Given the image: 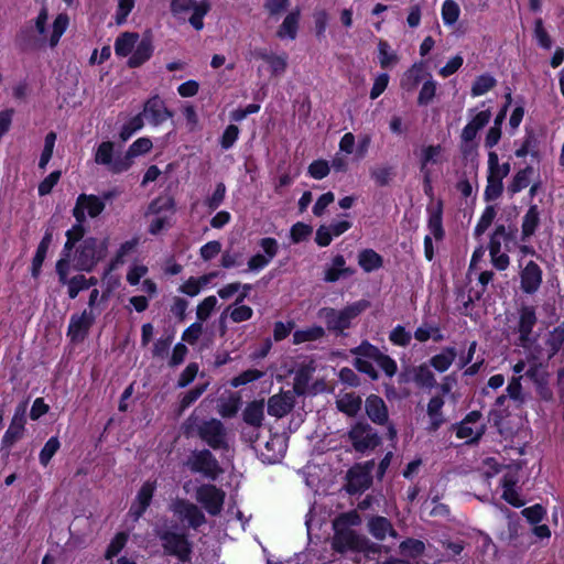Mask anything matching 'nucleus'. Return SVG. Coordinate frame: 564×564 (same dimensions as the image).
<instances>
[{"instance_id":"1","label":"nucleus","mask_w":564,"mask_h":564,"mask_svg":"<svg viewBox=\"0 0 564 564\" xmlns=\"http://www.w3.org/2000/svg\"><path fill=\"white\" fill-rule=\"evenodd\" d=\"M540 348L525 350V356L518 359L511 367L513 376L509 379L506 391L518 406L527 401L522 379L527 378L534 386L540 399L550 401L553 398L550 388L551 372L547 360L539 357Z\"/></svg>"},{"instance_id":"2","label":"nucleus","mask_w":564,"mask_h":564,"mask_svg":"<svg viewBox=\"0 0 564 564\" xmlns=\"http://www.w3.org/2000/svg\"><path fill=\"white\" fill-rule=\"evenodd\" d=\"M351 354L355 356L356 369L372 380L378 379L376 366L381 368L388 377H393L397 372V362L368 341L351 349Z\"/></svg>"},{"instance_id":"3","label":"nucleus","mask_w":564,"mask_h":564,"mask_svg":"<svg viewBox=\"0 0 564 564\" xmlns=\"http://www.w3.org/2000/svg\"><path fill=\"white\" fill-rule=\"evenodd\" d=\"M536 314L533 306H522L519 311V318L514 333L517 334L516 345L524 350L538 349L539 334L533 332L536 324Z\"/></svg>"},{"instance_id":"4","label":"nucleus","mask_w":564,"mask_h":564,"mask_svg":"<svg viewBox=\"0 0 564 564\" xmlns=\"http://www.w3.org/2000/svg\"><path fill=\"white\" fill-rule=\"evenodd\" d=\"M210 9V0H171L173 15L184 19L191 12L188 22L197 31L204 28V18Z\"/></svg>"},{"instance_id":"5","label":"nucleus","mask_w":564,"mask_h":564,"mask_svg":"<svg viewBox=\"0 0 564 564\" xmlns=\"http://www.w3.org/2000/svg\"><path fill=\"white\" fill-rule=\"evenodd\" d=\"M174 212L175 204L171 196L165 195L154 199L147 212V216L150 218L149 231L156 235L167 228L171 225Z\"/></svg>"},{"instance_id":"6","label":"nucleus","mask_w":564,"mask_h":564,"mask_svg":"<svg viewBox=\"0 0 564 564\" xmlns=\"http://www.w3.org/2000/svg\"><path fill=\"white\" fill-rule=\"evenodd\" d=\"M187 430L188 432L196 431L198 436L215 449L221 448L226 444L225 429L219 420L210 419L198 422V419L192 415L187 420Z\"/></svg>"},{"instance_id":"7","label":"nucleus","mask_w":564,"mask_h":564,"mask_svg":"<svg viewBox=\"0 0 564 564\" xmlns=\"http://www.w3.org/2000/svg\"><path fill=\"white\" fill-rule=\"evenodd\" d=\"M107 239L87 238L80 243L75 256L76 267L83 271H90L107 256Z\"/></svg>"},{"instance_id":"8","label":"nucleus","mask_w":564,"mask_h":564,"mask_svg":"<svg viewBox=\"0 0 564 564\" xmlns=\"http://www.w3.org/2000/svg\"><path fill=\"white\" fill-rule=\"evenodd\" d=\"M419 163L423 183L430 186L433 181V167L442 165L445 161V149L441 144H422L414 151Z\"/></svg>"},{"instance_id":"9","label":"nucleus","mask_w":564,"mask_h":564,"mask_svg":"<svg viewBox=\"0 0 564 564\" xmlns=\"http://www.w3.org/2000/svg\"><path fill=\"white\" fill-rule=\"evenodd\" d=\"M365 307L366 304L362 302L354 303L340 311L325 307L318 312V317L326 323L328 329L343 332L350 326L351 319L357 317Z\"/></svg>"},{"instance_id":"10","label":"nucleus","mask_w":564,"mask_h":564,"mask_svg":"<svg viewBox=\"0 0 564 564\" xmlns=\"http://www.w3.org/2000/svg\"><path fill=\"white\" fill-rule=\"evenodd\" d=\"M98 165L105 166L110 173L120 174L129 170V162L124 154L116 153L115 144L110 141L101 142L94 155Z\"/></svg>"},{"instance_id":"11","label":"nucleus","mask_w":564,"mask_h":564,"mask_svg":"<svg viewBox=\"0 0 564 564\" xmlns=\"http://www.w3.org/2000/svg\"><path fill=\"white\" fill-rule=\"evenodd\" d=\"M110 194H105L104 198L96 195L80 194L73 208V216L76 221L85 223L87 216L90 218L98 217L105 209V199H109Z\"/></svg>"},{"instance_id":"12","label":"nucleus","mask_w":564,"mask_h":564,"mask_svg":"<svg viewBox=\"0 0 564 564\" xmlns=\"http://www.w3.org/2000/svg\"><path fill=\"white\" fill-rule=\"evenodd\" d=\"M186 466L193 473L203 474L205 477L216 479L221 471L218 462L208 449L196 451L187 459Z\"/></svg>"},{"instance_id":"13","label":"nucleus","mask_w":564,"mask_h":564,"mask_svg":"<svg viewBox=\"0 0 564 564\" xmlns=\"http://www.w3.org/2000/svg\"><path fill=\"white\" fill-rule=\"evenodd\" d=\"M226 494L214 485L206 484L197 488L195 498L210 516L221 512Z\"/></svg>"},{"instance_id":"14","label":"nucleus","mask_w":564,"mask_h":564,"mask_svg":"<svg viewBox=\"0 0 564 564\" xmlns=\"http://www.w3.org/2000/svg\"><path fill=\"white\" fill-rule=\"evenodd\" d=\"M159 536L166 553L177 556L181 561L189 558L191 546L184 534L164 531L160 532Z\"/></svg>"},{"instance_id":"15","label":"nucleus","mask_w":564,"mask_h":564,"mask_svg":"<svg viewBox=\"0 0 564 564\" xmlns=\"http://www.w3.org/2000/svg\"><path fill=\"white\" fill-rule=\"evenodd\" d=\"M99 313L100 312H94L91 310H84L80 314L72 315L67 332L70 340H83Z\"/></svg>"},{"instance_id":"16","label":"nucleus","mask_w":564,"mask_h":564,"mask_svg":"<svg viewBox=\"0 0 564 564\" xmlns=\"http://www.w3.org/2000/svg\"><path fill=\"white\" fill-rule=\"evenodd\" d=\"M262 253H257L248 260V270L258 272L264 269L278 254L279 243L274 238H262L259 241Z\"/></svg>"},{"instance_id":"17","label":"nucleus","mask_w":564,"mask_h":564,"mask_svg":"<svg viewBox=\"0 0 564 564\" xmlns=\"http://www.w3.org/2000/svg\"><path fill=\"white\" fill-rule=\"evenodd\" d=\"M349 438L358 452L375 448L379 444L377 433L369 425L364 424L355 425L349 432Z\"/></svg>"},{"instance_id":"18","label":"nucleus","mask_w":564,"mask_h":564,"mask_svg":"<svg viewBox=\"0 0 564 564\" xmlns=\"http://www.w3.org/2000/svg\"><path fill=\"white\" fill-rule=\"evenodd\" d=\"M171 510L180 519L186 520L193 528H198L205 523L206 519L199 508L184 499H178L171 505Z\"/></svg>"},{"instance_id":"19","label":"nucleus","mask_w":564,"mask_h":564,"mask_svg":"<svg viewBox=\"0 0 564 564\" xmlns=\"http://www.w3.org/2000/svg\"><path fill=\"white\" fill-rule=\"evenodd\" d=\"M151 124L159 126L172 117V113L165 107L163 100L159 96L150 98L141 113Z\"/></svg>"},{"instance_id":"20","label":"nucleus","mask_w":564,"mask_h":564,"mask_svg":"<svg viewBox=\"0 0 564 564\" xmlns=\"http://www.w3.org/2000/svg\"><path fill=\"white\" fill-rule=\"evenodd\" d=\"M294 394L291 391L274 394L268 400V413L278 419L285 416L294 408Z\"/></svg>"},{"instance_id":"21","label":"nucleus","mask_w":564,"mask_h":564,"mask_svg":"<svg viewBox=\"0 0 564 564\" xmlns=\"http://www.w3.org/2000/svg\"><path fill=\"white\" fill-rule=\"evenodd\" d=\"M254 56L264 61L272 76H281L288 68V55L285 53L275 54L260 48L254 51Z\"/></svg>"},{"instance_id":"22","label":"nucleus","mask_w":564,"mask_h":564,"mask_svg":"<svg viewBox=\"0 0 564 564\" xmlns=\"http://www.w3.org/2000/svg\"><path fill=\"white\" fill-rule=\"evenodd\" d=\"M251 286L246 284L243 286V292H241L235 303L227 307L226 312L229 313L230 319L234 323H241L250 319L253 315V311L250 306L242 304L243 300L247 297Z\"/></svg>"},{"instance_id":"23","label":"nucleus","mask_w":564,"mask_h":564,"mask_svg":"<svg viewBox=\"0 0 564 564\" xmlns=\"http://www.w3.org/2000/svg\"><path fill=\"white\" fill-rule=\"evenodd\" d=\"M542 282V271L540 267L529 261L521 273V288L523 292L532 294L538 291Z\"/></svg>"},{"instance_id":"24","label":"nucleus","mask_w":564,"mask_h":564,"mask_svg":"<svg viewBox=\"0 0 564 564\" xmlns=\"http://www.w3.org/2000/svg\"><path fill=\"white\" fill-rule=\"evenodd\" d=\"M155 490V484L147 481L140 488L134 502L130 508V514L137 520L139 519L150 506L153 494Z\"/></svg>"},{"instance_id":"25","label":"nucleus","mask_w":564,"mask_h":564,"mask_svg":"<svg viewBox=\"0 0 564 564\" xmlns=\"http://www.w3.org/2000/svg\"><path fill=\"white\" fill-rule=\"evenodd\" d=\"M301 11L299 8L290 11L278 28L276 37L280 40H295L299 31Z\"/></svg>"},{"instance_id":"26","label":"nucleus","mask_w":564,"mask_h":564,"mask_svg":"<svg viewBox=\"0 0 564 564\" xmlns=\"http://www.w3.org/2000/svg\"><path fill=\"white\" fill-rule=\"evenodd\" d=\"M366 412L369 419L377 424H384L388 422V409L384 401L378 395H369L366 399Z\"/></svg>"},{"instance_id":"27","label":"nucleus","mask_w":564,"mask_h":564,"mask_svg":"<svg viewBox=\"0 0 564 564\" xmlns=\"http://www.w3.org/2000/svg\"><path fill=\"white\" fill-rule=\"evenodd\" d=\"M153 54V44L150 37L141 39L135 45L132 54L128 59V66L135 68L144 64Z\"/></svg>"},{"instance_id":"28","label":"nucleus","mask_w":564,"mask_h":564,"mask_svg":"<svg viewBox=\"0 0 564 564\" xmlns=\"http://www.w3.org/2000/svg\"><path fill=\"white\" fill-rule=\"evenodd\" d=\"M371 484V477L367 470L361 467H354L348 471L347 490L350 494H357L366 490Z\"/></svg>"},{"instance_id":"29","label":"nucleus","mask_w":564,"mask_h":564,"mask_svg":"<svg viewBox=\"0 0 564 564\" xmlns=\"http://www.w3.org/2000/svg\"><path fill=\"white\" fill-rule=\"evenodd\" d=\"M540 225V210L536 205H531L522 218L521 240L525 241L534 235Z\"/></svg>"},{"instance_id":"30","label":"nucleus","mask_w":564,"mask_h":564,"mask_svg":"<svg viewBox=\"0 0 564 564\" xmlns=\"http://www.w3.org/2000/svg\"><path fill=\"white\" fill-rule=\"evenodd\" d=\"M444 405V400L441 397H433L427 403V415L430 419V423L427 430L430 432L437 431L441 425L445 422L442 408Z\"/></svg>"},{"instance_id":"31","label":"nucleus","mask_w":564,"mask_h":564,"mask_svg":"<svg viewBox=\"0 0 564 564\" xmlns=\"http://www.w3.org/2000/svg\"><path fill=\"white\" fill-rule=\"evenodd\" d=\"M487 165V178H494L502 182L503 178L508 176L511 170L509 162L499 163V156L495 151L488 152Z\"/></svg>"},{"instance_id":"32","label":"nucleus","mask_w":564,"mask_h":564,"mask_svg":"<svg viewBox=\"0 0 564 564\" xmlns=\"http://www.w3.org/2000/svg\"><path fill=\"white\" fill-rule=\"evenodd\" d=\"M369 532L377 540H383L387 535L397 538L398 533L392 528L391 522L384 517H373L368 522Z\"/></svg>"},{"instance_id":"33","label":"nucleus","mask_w":564,"mask_h":564,"mask_svg":"<svg viewBox=\"0 0 564 564\" xmlns=\"http://www.w3.org/2000/svg\"><path fill=\"white\" fill-rule=\"evenodd\" d=\"M354 274V270L346 267V261L343 256H336L332 264L325 270L324 280L326 282H336L341 276H349Z\"/></svg>"},{"instance_id":"34","label":"nucleus","mask_w":564,"mask_h":564,"mask_svg":"<svg viewBox=\"0 0 564 564\" xmlns=\"http://www.w3.org/2000/svg\"><path fill=\"white\" fill-rule=\"evenodd\" d=\"M243 421L253 426V427H260L262 425L263 419H264V402L263 400L260 401H252L247 404V406L243 410L242 413Z\"/></svg>"},{"instance_id":"35","label":"nucleus","mask_w":564,"mask_h":564,"mask_svg":"<svg viewBox=\"0 0 564 564\" xmlns=\"http://www.w3.org/2000/svg\"><path fill=\"white\" fill-rule=\"evenodd\" d=\"M140 41L138 33L124 32L116 39L115 52L120 57H127L132 54L135 45Z\"/></svg>"},{"instance_id":"36","label":"nucleus","mask_w":564,"mask_h":564,"mask_svg":"<svg viewBox=\"0 0 564 564\" xmlns=\"http://www.w3.org/2000/svg\"><path fill=\"white\" fill-rule=\"evenodd\" d=\"M53 241V234L52 231L47 230L45 235L43 236L40 245L37 246L35 256L32 261V275L36 278L40 274L42 264L45 260L47 250Z\"/></svg>"},{"instance_id":"37","label":"nucleus","mask_w":564,"mask_h":564,"mask_svg":"<svg viewBox=\"0 0 564 564\" xmlns=\"http://www.w3.org/2000/svg\"><path fill=\"white\" fill-rule=\"evenodd\" d=\"M357 546V536L352 530H335L333 538V547L338 552L355 549Z\"/></svg>"},{"instance_id":"38","label":"nucleus","mask_w":564,"mask_h":564,"mask_svg":"<svg viewBox=\"0 0 564 564\" xmlns=\"http://www.w3.org/2000/svg\"><path fill=\"white\" fill-rule=\"evenodd\" d=\"M424 65L422 63L413 64L404 74L401 79V86L406 90H413L419 83L424 78Z\"/></svg>"},{"instance_id":"39","label":"nucleus","mask_w":564,"mask_h":564,"mask_svg":"<svg viewBox=\"0 0 564 564\" xmlns=\"http://www.w3.org/2000/svg\"><path fill=\"white\" fill-rule=\"evenodd\" d=\"M485 432L484 424H470L469 421H462L457 426L456 436L467 442L478 441Z\"/></svg>"},{"instance_id":"40","label":"nucleus","mask_w":564,"mask_h":564,"mask_svg":"<svg viewBox=\"0 0 564 564\" xmlns=\"http://www.w3.org/2000/svg\"><path fill=\"white\" fill-rule=\"evenodd\" d=\"M358 263L366 272L378 270L382 267V257L372 249H365L358 256Z\"/></svg>"},{"instance_id":"41","label":"nucleus","mask_w":564,"mask_h":564,"mask_svg":"<svg viewBox=\"0 0 564 564\" xmlns=\"http://www.w3.org/2000/svg\"><path fill=\"white\" fill-rule=\"evenodd\" d=\"M336 404L339 411L354 416L360 410L361 399L355 393H345L338 397Z\"/></svg>"},{"instance_id":"42","label":"nucleus","mask_w":564,"mask_h":564,"mask_svg":"<svg viewBox=\"0 0 564 564\" xmlns=\"http://www.w3.org/2000/svg\"><path fill=\"white\" fill-rule=\"evenodd\" d=\"M429 212V221L427 227L430 230V236H433L435 239H442L444 235L443 225H442V207L437 204L434 207H430Z\"/></svg>"},{"instance_id":"43","label":"nucleus","mask_w":564,"mask_h":564,"mask_svg":"<svg viewBox=\"0 0 564 564\" xmlns=\"http://www.w3.org/2000/svg\"><path fill=\"white\" fill-rule=\"evenodd\" d=\"M369 173L371 180L378 186H387L394 176L393 167L384 163L372 166Z\"/></svg>"},{"instance_id":"44","label":"nucleus","mask_w":564,"mask_h":564,"mask_svg":"<svg viewBox=\"0 0 564 564\" xmlns=\"http://www.w3.org/2000/svg\"><path fill=\"white\" fill-rule=\"evenodd\" d=\"M545 345L547 347V359L560 351L564 345V325H558L547 334Z\"/></svg>"},{"instance_id":"45","label":"nucleus","mask_w":564,"mask_h":564,"mask_svg":"<svg viewBox=\"0 0 564 564\" xmlns=\"http://www.w3.org/2000/svg\"><path fill=\"white\" fill-rule=\"evenodd\" d=\"M456 358V350L453 347L443 349L440 354L433 356L430 360L431 366L440 371H446Z\"/></svg>"},{"instance_id":"46","label":"nucleus","mask_w":564,"mask_h":564,"mask_svg":"<svg viewBox=\"0 0 564 564\" xmlns=\"http://www.w3.org/2000/svg\"><path fill=\"white\" fill-rule=\"evenodd\" d=\"M378 59L382 68H388L398 64L399 56L387 41L380 40L378 42Z\"/></svg>"},{"instance_id":"47","label":"nucleus","mask_w":564,"mask_h":564,"mask_svg":"<svg viewBox=\"0 0 564 564\" xmlns=\"http://www.w3.org/2000/svg\"><path fill=\"white\" fill-rule=\"evenodd\" d=\"M241 400L236 394H229L226 398H220L218 401V413L223 417H232L237 414L240 408Z\"/></svg>"},{"instance_id":"48","label":"nucleus","mask_w":564,"mask_h":564,"mask_svg":"<svg viewBox=\"0 0 564 564\" xmlns=\"http://www.w3.org/2000/svg\"><path fill=\"white\" fill-rule=\"evenodd\" d=\"M152 141L149 138L137 139L124 153L129 162V169L133 163V159L148 153L152 149Z\"/></svg>"},{"instance_id":"49","label":"nucleus","mask_w":564,"mask_h":564,"mask_svg":"<svg viewBox=\"0 0 564 564\" xmlns=\"http://www.w3.org/2000/svg\"><path fill=\"white\" fill-rule=\"evenodd\" d=\"M497 84V80L494 76L489 74H482L478 77H476L470 94L473 97H479L485 94H487L489 90H491Z\"/></svg>"},{"instance_id":"50","label":"nucleus","mask_w":564,"mask_h":564,"mask_svg":"<svg viewBox=\"0 0 564 564\" xmlns=\"http://www.w3.org/2000/svg\"><path fill=\"white\" fill-rule=\"evenodd\" d=\"M325 334L321 326H311L305 329H299L293 334V344L299 345L306 341L319 339Z\"/></svg>"},{"instance_id":"51","label":"nucleus","mask_w":564,"mask_h":564,"mask_svg":"<svg viewBox=\"0 0 564 564\" xmlns=\"http://www.w3.org/2000/svg\"><path fill=\"white\" fill-rule=\"evenodd\" d=\"M533 170L530 166L517 172L508 186V191L511 194H516L521 192L523 188L528 187L530 184V176Z\"/></svg>"},{"instance_id":"52","label":"nucleus","mask_w":564,"mask_h":564,"mask_svg":"<svg viewBox=\"0 0 564 564\" xmlns=\"http://www.w3.org/2000/svg\"><path fill=\"white\" fill-rule=\"evenodd\" d=\"M68 17L64 13H61L56 17V19L53 22L52 32L48 37L51 47L57 45L62 35L65 33L68 26Z\"/></svg>"},{"instance_id":"53","label":"nucleus","mask_w":564,"mask_h":564,"mask_svg":"<svg viewBox=\"0 0 564 564\" xmlns=\"http://www.w3.org/2000/svg\"><path fill=\"white\" fill-rule=\"evenodd\" d=\"M533 36L541 48L550 50L552 47V37L544 28L543 20L541 18L536 19L533 23Z\"/></svg>"},{"instance_id":"54","label":"nucleus","mask_w":564,"mask_h":564,"mask_svg":"<svg viewBox=\"0 0 564 564\" xmlns=\"http://www.w3.org/2000/svg\"><path fill=\"white\" fill-rule=\"evenodd\" d=\"M413 380L422 388H432L436 382L434 373L427 365H421L414 369Z\"/></svg>"},{"instance_id":"55","label":"nucleus","mask_w":564,"mask_h":564,"mask_svg":"<svg viewBox=\"0 0 564 564\" xmlns=\"http://www.w3.org/2000/svg\"><path fill=\"white\" fill-rule=\"evenodd\" d=\"M441 14L445 25H453L460 14L459 6L454 0H445L442 4Z\"/></svg>"},{"instance_id":"56","label":"nucleus","mask_w":564,"mask_h":564,"mask_svg":"<svg viewBox=\"0 0 564 564\" xmlns=\"http://www.w3.org/2000/svg\"><path fill=\"white\" fill-rule=\"evenodd\" d=\"M414 337L416 340L424 343L432 338L435 341H440L443 339V335L441 334L438 327L434 325H430L427 323L421 325L414 332Z\"/></svg>"},{"instance_id":"57","label":"nucleus","mask_w":564,"mask_h":564,"mask_svg":"<svg viewBox=\"0 0 564 564\" xmlns=\"http://www.w3.org/2000/svg\"><path fill=\"white\" fill-rule=\"evenodd\" d=\"M61 447L58 437L52 436L43 446L40 452L39 459L42 466L46 467L53 456L57 453Z\"/></svg>"},{"instance_id":"58","label":"nucleus","mask_w":564,"mask_h":564,"mask_svg":"<svg viewBox=\"0 0 564 564\" xmlns=\"http://www.w3.org/2000/svg\"><path fill=\"white\" fill-rule=\"evenodd\" d=\"M148 272L149 268L145 264L133 262L130 264L127 271V282L132 286L138 285L141 282V280L148 274Z\"/></svg>"},{"instance_id":"59","label":"nucleus","mask_w":564,"mask_h":564,"mask_svg":"<svg viewBox=\"0 0 564 564\" xmlns=\"http://www.w3.org/2000/svg\"><path fill=\"white\" fill-rule=\"evenodd\" d=\"M429 79H426L419 93L417 104L421 106L429 105L432 99L435 97L437 83L429 75Z\"/></svg>"},{"instance_id":"60","label":"nucleus","mask_w":564,"mask_h":564,"mask_svg":"<svg viewBox=\"0 0 564 564\" xmlns=\"http://www.w3.org/2000/svg\"><path fill=\"white\" fill-rule=\"evenodd\" d=\"M360 523V517L356 511H350L338 516L334 522V530H350V527Z\"/></svg>"},{"instance_id":"61","label":"nucleus","mask_w":564,"mask_h":564,"mask_svg":"<svg viewBox=\"0 0 564 564\" xmlns=\"http://www.w3.org/2000/svg\"><path fill=\"white\" fill-rule=\"evenodd\" d=\"M143 118L142 115H137L132 117L123 127L119 133L120 139L122 141L129 140L137 131L141 130L143 127Z\"/></svg>"},{"instance_id":"62","label":"nucleus","mask_w":564,"mask_h":564,"mask_svg":"<svg viewBox=\"0 0 564 564\" xmlns=\"http://www.w3.org/2000/svg\"><path fill=\"white\" fill-rule=\"evenodd\" d=\"M55 141H56L55 132H50L46 134L45 140H44V149L42 151L40 162H39L40 169L44 170L46 167L47 163L50 162V160L52 159L54 147H55Z\"/></svg>"},{"instance_id":"63","label":"nucleus","mask_w":564,"mask_h":564,"mask_svg":"<svg viewBox=\"0 0 564 564\" xmlns=\"http://www.w3.org/2000/svg\"><path fill=\"white\" fill-rule=\"evenodd\" d=\"M217 305V299L214 295L205 297L196 308V316L200 322L207 321Z\"/></svg>"},{"instance_id":"64","label":"nucleus","mask_w":564,"mask_h":564,"mask_svg":"<svg viewBox=\"0 0 564 564\" xmlns=\"http://www.w3.org/2000/svg\"><path fill=\"white\" fill-rule=\"evenodd\" d=\"M290 6V0H264L263 8L265 12L278 19Z\"/></svg>"}]
</instances>
